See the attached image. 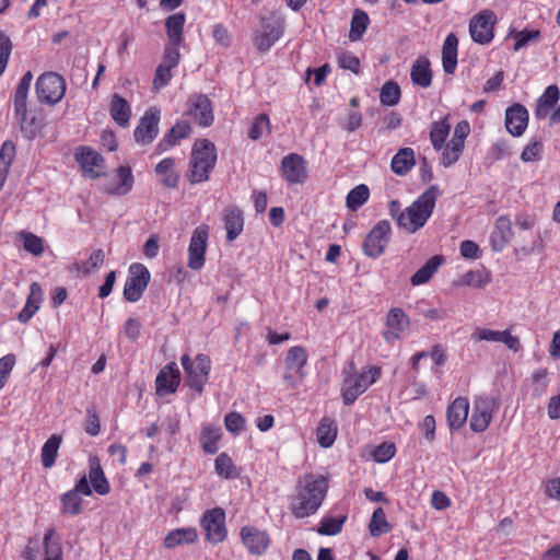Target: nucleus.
<instances>
[{"mask_svg":"<svg viewBox=\"0 0 560 560\" xmlns=\"http://www.w3.org/2000/svg\"><path fill=\"white\" fill-rule=\"evenodd\" d=\"M439 196L438 186L432 185L405 209L401 208L398 200H392L388 205L389 215L398 229L407 234H415L425 225L432 215Z\"/></svg>","mask_w":560,"mask_h":560,"instance_id":"1","label":"nucleus"},{"mask_svg":"<svg viewBox=\"0 0 560 560\" xmlns=\"http://www.w3.org/2000/svg\"><path fill=\"white\" fill-rule=\"evenodd\" d=\"M327 480L322 475L308 474L300 478L298 493L291 502L292 513L303 518L314 514L327 492Z\"/></svg>","mask_w":560,"mask_h":560,"instance_id":"2","label":"nucleus"},{"mask_svg":"<svg viewBox=\"0 0 560 560\" xmlns=\"http://www.w3.org/2000/svg\"><path fill=\"white\" fill-rule=\"evenodd\" d=\"M217 148L208 139H198L192 145L187 178L191 184L207 182L217 163Z\"/></svg>","mask_w":560,"mask_h":560,"instance_id":"3","label":"nucleus"},{"mask_svg":"<svg viewBox=\"0 0 560 560\" xmlns=\"http://www.w3.org/2000/svg\"><path fill=\"white\" fill-rule=\"evenodd\" d=\"M307 360L308 355L304 347L294 346L288 350L283 360L282 381L289 388H298L303 383L306 376Z\"/></svg>","mask_w":560,"mask_h":560,"instance_id":"4","label":"nucleus"},{"mask_svg":"<svg viewBox=\"0 0 560 560\" xmlns=\"http://www.w3.org/2000/svg\"><path fill=\"white\" fill-rule=\"evenodd\" d=\"M381 376V368L371 366L360 374L346 376L342 385V399L345 405H351Z\"/></svg>","mask_w":560,"mask_h":560,"instance_id":"5","label":"nucleus"},{"mask_svg":"<svg viewBox=\"0 0 560 560\" xmlns=\"http://www.w3.org/2000/svg\"><path fill=\"white\" fill-rule=\"evenodd\" d=\"M180 363L185 371L186 382L189 387L195 389L198 394H201L206 383L208 382L211 369L210 358L200 353L194 361H191L188 354H183Z\"/></svg>","mask_w":560,"mask_h":560,"instance_id":"6","label":"nucleus"},{"mask_svg":"<svg viewBox=\"0 0 560 560\" xmlns=\"http://www.w3.org/2000/svg\"><path fill=\"white\" fill-rule=\"evenodd\" d=\"M283 21L276 16H261L253 42L260 52H267L282 36Z\"/></svg>","mask_w":560,"mask_h":560,"instance_id":"7","label":"nucleus"},{"mask_svg":"<svg viewBox=\"0 0 560 560\" xmlns=\"http://www.w3.org/2000/svg\"><path fill=\"white\" fill-rule=\"evenodd\" d=\"M65 92L66 81L55 72L43 73L36 81V93L42 103L57 104L63 97Z\"/></svg>","mask_w":560,"mask_h":560,"instance_id":"8","label":"nucleus"},{"mask_svg":"<svg viewBox=\"0 0 560 560\" xmlns=\"http://www.w3.org/2000/svg\"><path fill=\"white\" fill-rule=\"evenodd\" d=\"M497 16L491 10H482L469 21V34L475 43L487 45L494 37Z\"/></svg>","mask_w":560,"mask_h":560,"instance_id":"9","label":"nucleus"},{"mask_svg":"<svg viewBox=\"0 0 560 560\" xmlns=\"http://www.w3.org/2000/svg\"><path fill=\"white\" fill-rule=\"evenodd\" d=\"M150 282V272L142 264H132L124 287V298L131 303L139 301Z\"/></svg>","mask_w":560,"mask_h":560,"instance_id":"10","label":"nucleus"},{"mask_svg":"<svg viewBox=\"0 0 560 560\" xmlns=\"http://www.w3.org/2000/svg\"><path fill=\"white\" fill-rule=\"evenodd\" d=\"M390 232L392 226L389 221L381 220L377 222L365 236L363 242L364 254L372 258L380 257L389 242Z\"/></svg>","mask_w":560,"mask_h":560,"instance_id":"11","label":"nucleus"},{"mask_svg":"<svg viewBox=\"0 0 560 560\" xmlns=\"http://www.w3.org/2000/svg\"><path fill=\"white\" fill-rule=\"evenodd\" d=\"M160 119L161 110L158 107H150L148 110H145L133 131L135 141L141 145L152 143L160 131Z\"/></svg>","mask_w":560,"mask_h":560,"instance_id":"12","label":"nucleus"},{"mask_svg":"<svg viewBox=\"0 0 560 560\" xmlns=\"http://www.w3.org/2000/svg\"><path fill=\"white\" fill-rule=\"evenodd\" d=\"M201 527L206 539L211 544L222 542L226 537L225 513L221 508H214L203 513Z\"/></svg>","mask_w":560,"mask_h":560,"instance_id":"13","label":"nucleus"},{"mask_svg":"<svg viewBox=\"0 0 560 560\" xmlns=\"http://www.w3.org/2000/svg\"><path fill=\"white\" fill-rule=\"evenodd\" d=\"M497 409V401L493 397L480 396L474 401L472 413L470 418V429L476 433H481L489 427L492 415Z\"/></svg>","mask_w":560,"mask_h":560,"instance_id":"14","label":"nucleus"},{"mask_svg":"<svg viewBox=\"0 0 560 560\" xmlns=\"http://www.w3.org/2000/svg\"><path fill=\"white\" fill-rule=\"evenodd\" d=\"M281 174L289 184H304L308 178L307 161L298 153H290L282 158Z\"/></svg>","mask_w":560,"mask_h":560,"instance_id":"15","label":"nucleus"},{"mask_svg":"<svg viewBox=\"0 0 560 560\" xmlns=\"http://www.w3.org/2000/svg\"><path fill=\"white\" fill-rule=\"evenodd\" d=\"M469 133L470 125L467 120H460L455 126L454 135L442 153L441 163L443 166L448 167L458 161Z\"/></svg>","mask_w":560,"mask_h":560,"instance_id":"16","label":"nucleus"},{"mask_svg":"<svg viewBox=\"0 0 560 560\" xmlns=\"http://www.w3.org/2000/svg\"><path fill=\"white\" fill-rule=\"evenodd\" d=\"M208 241V226L200 225L191 234L188 247L187 265L192 270H200L205 266V255Z\"/></svg>","mask_w":560,"mask_h":560,"instance_id":"17","label":"nucleus"},{"mask_svg":"<svg viewBox=\"0 0 560 560\" xmlns=\"http://www.w3.org/2000/svg\"><path fill=\"white\" fill-rule=\"evenodd\" d=\"M240 536L248 553L253 556H262L270 546L271 539L266 530L255 526H243Z\"/></svg>","mask_w":560,"mask_h":560,"instance_id":"18","label":"nucleus"},{"mask_svg":"<svg viewBox=\"0 0 560 560\" xmlns=\"http://www.w3.org/2000/svg\"><path fill=\"white\" fill-rule=\"evenodd\" d=\"M74 156L85 176L97 178L105 174V161L97 151L89 147H80L75 150Z\"/></svg>","mask_w":560,"mask_h":560,"instance_id":"19","label":"nucleus"},{"mask_svg":"<svg viewBox=\"0 0 560 560\" xmlns=\"http://www.w3.org/2000/svg\"><path fill=\"white\" fill-rule=\"evenodd\" d=\"M410 320L404 310L393 307L386 316L387 329L383 331V338L386 342L393 343L400 339L405 330L409 327Z\"/></svg>","mask_w":560,"mask_h":560,"instance_id":"20","label":"nucleus"},{"mask_svg":"<svg viewBox=\"0 0 560 560\" xmlns=\"http://www.w3.org/2000/svg\"><path fill=\"white\" fill-rule=\"evenodd\" d=\"M133 175L129 166L121 165L104 184L103 190L113 196H125L133 186Z\"/></svg>","mask_w":560,"mask_h":560,"instance_id":"21","label":"nucleus"},{"mask_svg":"<svg viewBox=\"0 0 560 560\" xmlns=\"http://www.w3.org/2000/svg\"><path fill=\"white\" fill-rule=\"evenodd\" d=\"M188 114L201 127L211 126L214 119L212 104L206 95H194L189 98Z\"/></svg>","mask_w":560,"mask_h":560,"instance_id":"22","label":"nucleus"},{"mask_svg":"<svg viewBox=\"0 0 560 560\" xmlns=\"http://www.w3.org/2000/svg\"><path fill=\"white\" fill-rule=\"evenodd\" d=\"M180 383V372L175 362L166 364L155 378L156 394L167 395L176 392Z\"/></svg>","mask_w":560,"mask_h":560,"instance_id":"23","label":"nucleus"},{"mask_svg":"<svg viewBox=\"0 0 560 560\" xmlns=\"http://www.w3.org/2000/svg\"><path fill=\"white\" fill-rule=\"evenodd\" d=\"M528 125V110L515 103L505 110V127L513 137H521Z\"/></svg>","mask_w":560,"mask_h":560,"instance_id":"24","label":"nucleus"},{"mask_svg":"<svg viewBox=\"0 0 560 560\" xmlns=\"http://www.w3.org/2000/svg\"><path fill=\"white\" fill-rule=\"evenodd\" d=\"M514 233L512 222L506 215H500L494 223L493 231L490 234V244L494 252H502L511 242Z\"/></svg>","mask_w":560,"mask_h":560,"instance_id":"25","label":"nucleus"},{"mask_svg":"<svg viewBox=\"0 0 560 560\" xmlns=\"http://www.w3.org/2000/svg\"><path fill=\"white\" fill-rule=\"evenodd\" d=\"M433 73L431 62L427 56L418 57L411 66V82L422 89H428L432 84Z\"/></svg>","mask_w":560,"mask_h":560,"instance_id":"26","label":"nucleus"},{"mask_svg":"<svg viewBox=\"0 0 560 560\" xmlns=\"http://www.w3.org/2000/svg\"><path fill=\"white\" fill-rule=\"evenodd\" d=\"M223 222L226 230V241L231 243L236 240L243 232V212L237 207H228L223 212Z\"/></svg>","mask_w":560,"mask_h":560,"instance_id":"27","label":"nucleus"},{"mask_svg":"<svg viewBox=\"0 0 560 560\" xmlns=\"http://www.w3.org/2000/svg\"><path fill=\"white\" fill-rule=\"evenodd\" d=\"M469 402L467 398L457 397L447 408V423L451 430L460 429L467 421Z\"/></svg>","mask_w":560,"mask_h":560,"instance_id":"28","label":"nucleus"},{"mask_svg":"<svg viewBox=\"0 0 560 560\" xmlns=\"http://www.w3.org/2000/svg\"><path fill=\"white\" fill-rule=\"evenodd\" d=\"M457 47L458 39L454 33H450L442 47V66L447 74H453L457 66Z\"/></svg>","mask_w":560,"mask_h":560,"instance_id":"29","label":"nucleus"},{"mask_svg":"<svg viewBox=\"0 0 560 560\" xmlns=\"http://www.w3.org/2000/svg\"><path fill=\"white\" fill-rule=\"evenodd\" d=\"M88 480L91 482L93 490L101 495H105L110 491L109 483L104 475L100 459L96 456L90 458Z\"/></svg>","mask_w":560,"mask_h":560,"instance_id":"30","label":"nucleus"},{"mask_svg":"<svg viewBox=\"0 0 560 560\" xmlns=\"http://www.w3.org/2000/svg\"><path fill=\"white\" fill-rule=\"evenodd\" d=\"M560 97L559 88L555 84L547 86L542 95L537 100L535 117L545 119Z\"/></svg>","mask_w":560,"mask_h":560,"instance_id":"31","label":"nucleus"},{"mask_svg":"<svg viewBox=\"0 0 560 560\" xmlns=\"http://www.w3.org/2000/svg\"><path fill=\"white\" fill-rule=\"evenodd\" d=\"M445 258L442 255L432 256L420 269L410 278L412 285H421L430 281L438 269L444 264Z\"/></svg>","mask_w":560,"mask_h":560,"instance_id":"32","label":"nucleus"},{"mask_svg":"<svg viewBox=\"0 0 560 560\" xmlns=\"http://www.w3.org/2000/svg\"><path fill=\"white\" fill-rule=\"evenodd\" d=\"M176 161L174 158H165L155 166V173L162 177V183L168 188H176L179 183L180 175L175 168Z\"/></svg>","mask_w":560,"mask_h":560,"instance_id":"33","label":"nucleus"},{"mask_svg":"<svg viewBox=\"0 0 560 560\" xmlns=\"http://www.w3.org/2000/svg\"><path fill=\"white\" fill-rule=\"evenodd\" d=\"M222 438V430L220 427L207 423L202 425L199 442L205 453L215 454L219 450V441Z\"/></svg>","mask_w":560,"mask_h":560,"instance_id":"34","label":"nucleus"},{"mask_svg":"<svg viewBox=\"0 0 560 560\" xmlns=\"http://www.w3.org/2000/svg\"><path fill=\"white\" fill-rule=\"evenodd\" d=\"M185 23L186 15L183 12L174 13L165 19V30L168 43L183 44Z\"/></svg>","mask_w":560,"mask_h":560,"instance_id":"35","label":"nucleus"},{"mask_svg":"<svg viewBox=\"0 0 560 560\" xmlns=\"http://www.w3.org/2000/svg\"><path fill=\"white\" fill-rule=\"evenodd\" d=\"M198 538L195 527H184L171 530L164 538V546L168 549L182 545L194 544Z\"/></svg>","mask_w":560,"mask_h":560,"instance_id":"36","label":"nucleus"},{"mask_svg":"<svg viewBox=\"0 0 560 560\" xmlns=\"http://www.w3.org/2000/svg\"><path fill=\"white\" fill-rule=\"evenodd\" d=\"M110 116L120 127H127L131 117V107L127 100L114 94L110 102Z\"/></svg>","mask_w":560,"mask_h":560,"instance_id":"37","label":"nucleus"},{"mask_svg":"<svg viewBox=\"0 0 560 560\" xmlns=\"http://www.w3.org/2000/svg\"><path fill=\"white\" fill-rule=\"evenodd\" d=\"M490 281L491 273L482 267L467 271L456 281V285L479 289L487 285Z\"/></svg>","mask_w":560,"mask_h":560,"instance_id":"38","label":"nucleus"},{"mask_svg":"<svg viewBox=\"0 0 560 560\" xmlns=\"http://www.w3.org/2000/svg\"><path fill=\"white\" fill-rule=\"evenodd\" d=\"M44 560H62L60 538L54 528H48L43 538Z\"/></svg>","mask_w":560,"mask_h":560,"instance_id":"39","label":"nucleus"},{"mask_svg":"<svg viewBox=\"0 0 560 560\" xmlns=\"http://www.w3.org/2000/svg\"><path fill=\"white\" fill-rule=\"evenodd\" d=\"M415 165V152L411 148L400 149L392 159V170L397 175H406Z\"/></svg>","mask_w":560,"mask_h":560,"instance_id":"40","label":"nucleus"},{"mask_svg":"<svg viewBox=\"0 0 560 560\" xmlns=\"http://www.w3.org/2000/svg\"><path fill=\"white\" fill-rule=\"evenodd\" d=\"M214 471L224 479H235L241 475V469L226 453L219 454L214 459Z\"/></svg>","mask_w":560,"mask_h":560,"instance_id":"41","label":"nucleus"},{"mask_svg":"<svg viewBox=\"0 0 560 560\" xmlns=\"http://www.w3.org/2000/svg\"><path fill=\"white\" fill-rule=\"evenodd\" d=\"M337 438V428L329 418H323L316 430V439L322 447H330Z\"/></svg>","mask_w":560,"mask_h":560,"instance_id":"42","label":"nucleus"},{"mask_svg":"<svg viewBox=\"0 0 560 560\" xmlns=\"http://www.w3.org/2000/svg\"><path fill=\"white\" fill-rule=\"evenodd\" d=\"M451 125L447 118L434 121L430 130V140L434 150L440 151L444 148L445 141L450 135Z\"/></svg>","mask_w":560,"mask_h":560,"instance_id":"43","label":"nucleus"},{"mask_svg":"<svg viewBox=\"0 0 560 560\" xmlns=\"http://www.w3.org/2000/svg\"><path fill=\"white\" fill-rule=\"evenodd\" d=\"M62 442V438L57 434H52L43 445L40 457L42 464L45 468H50L55 465L58 450Z\"/></svg>","mask_w":560,"mask_h":560,"instance_id":"44","label":"nucleus"},{"mask_svg":"<svg viewBox=\"0 0 560 560\" xmlns=\"http://www.w3.org/2000/svg\"><path fill=\"white\" fill-rule=\"evenodd\" d=\"M14 113H15V117L19 121L20 130H21L22 135L28 140L34 139L38 135L39 129H40V126H39V122L37 121V119L34 116L28 115L27 107L24 108L23 112H14Z\"/></svg>","mask_w":560,"mask_h":560,"instance_id":"45","label":"nucleus"},{"mask_svg":"<svg viewBox=\"0 0 560 560\" xmlns=\"http://www.w3.org/2000/svg\"><path fill=\"white\" fill-rule=\"evenodd\" d=\"M33 80V74L27 71L21 78L14 93V112H23L27 107V94Z\"/></svg>","mask_w":560,"mask_h":560,"instance_id":"46","label":"nucleus"},{"mask_svg":"<svg viewBox=\"0 0 560 560\" xmlns=\"http://www.w3.org/2000/svg\"><path fill=\"white\" fill-rule=\"evenodd\" d=\"M370 23L369 15L365 11L357 9L354 10L351 19V26L349 38L352 42L359 40L365 33Z\"/></svg>","mask_w":560,"mask_h":560,"instance_id":"47","label":"nucleus"},{"mask_svg":"<svg viewBox=\"0 0 560 560\" xmlns=\"http://www.w3.org/2000/svg\"><path fill=\"white\" fill-rule=\"evenodd\" d=\"M369 529L372 537H380L381 535L390 532L392 525L387 522L386 514L382 508L374 510L369 524Z\"/></svg>","mask_w":560,"mask_h":560,"instance_id":"48","label":"nucleus"},{"mask_svg":"<svg viewBox=\"0 0 560 560\" xmlns=\"http://www.w3.org/2000/svg\"><path fill=\"white\" fill-rule=\"evenodd\" d=\"M369 187L364 184H360L348 192L346 205L350 210L355 211L369 200Z\"/></svg>","mask_w":560,"mask_h":560,"instance_id":"49","label":"nucleus"},{"mask_svg":"<svg viewBox=\"0 0 560 560\" xmlns=\"http://www.w3.org/2000/svg\"><path fill=\"white\" fill-rule=\"evenodd\" d=\"M400 100V88L396 82H386L380 93V101L385 106H395Z\"/></svg>","mask_w":560,"mask_h":560,"instance_id":"50","label":"nucleus"},{"mask_svg":"<svg viewBox=\"0 0 560 560\" xmlns=\"http://www.w3.org/2000/svg\"><path fill=\"white\" fill-rule=\"evenodd\" d=\"M346 516L340 517H323L317 528V533L322 536H334L342 530Z\"/></svg>","mask_w":560,"mask_h":560,"instance_id":"51","label":"nucleus"},{"mask_svg":"<svg viewBox=\"0 0 560 560\" xmlns=\"http://www.w3.org/2000/svg\"><path fill=\"white\" fill-rule=\"evenodd\" d=\"M20 238L23 242V248L33 254L34 256H39L44 252V241L42 237L31 233L22 231L19 233Z\"/></svg>","mask_w":560,"mask_h":560,"instance_id":"52","label":"nucleus"},{"mask_svg":"<svg viewBox=\"0 0 560 560\" xmlns=\"http://www.w3.org/2000/svg\"><path fill=\"white\" fill-rule=\"evenodd\" d=\"M61 501V512L69 513L71 515H77L81 511L82 498L74 493V491H67L60 498Z\"/></svg>","mask_w":560,"mask_h":560,"instance_id":"53","label":"nucleus"},{"mask_svg":"<svg viewBox=\"0 0 560 560\" xmlns=\"http://www.w3.org/2000/svg\"><path fill=\"white\" fill-rule=\"evenodd\" d=\"M270 127H271V125H270L269 117L266 114H260L254 119V121L248 130V137L252 140L256 141L265 132L269 133Z\"/></svg>","mask_w":560,"mask_h":560,"instance_id":"54","label":"nucleus"},{"mask_svg":"<svg viewBox=\"0 0 560 560\" xmlns=\"http://www.w3.org/2000/svg\"><path fill=\"white\" fill-rule=\"evenodd\" d=\"M338 66L341 69L349 70L354 74L361 73L360 59L350 51L340 52L337 57Z\"/></svg>","mask_w":560,"mask_h":560,"instance_id":"55","label":"nucleus"},{"mask_svg":"<svg viewBox=\"0 0 560 560\" xmlns=\"http://www.w3.org/2000/svg\"><path fill=\"white\" fill-rule=\"evenodd\" d=\"M245 424V418L238 412H230L224 418L225 429L234 435H240L244 431Z\"/></svg>","mask_w":560,"mask_h":560,"instance_id":"56","label":"nucleus"},{"mask_svg":"<svg viewBox=\"0 0 560 560\" xmlns=\"http://www.w3.org/2000/svg\"><path fill=\"white\" fill-rule=\"evenodd\" d=\"M396 454V447L394 443L384 442L376 446L372 452V457L376 463H387Z\"/></svg>","mask_w":560,"mask_h":560,"instance_id":"57","label":"nucleus"},{"mask_svg":"<svg viewBox=\"0 0 560 560\" xmlns=\"http://www.w3.org/2000/svg\"><path fill=\"white\" fill-rule=\"evenodd\" d=\"M182 44L167 43L163 51L162 65L175 68L178 66L180 60L179 46Z\"/></svg>","mask_w":560,"mask_h":560,"instance_id":"58","label":"nucleus"},{"mask_svg":"<svg viewBox=\"0 0 560 560\" xmlns=\"http://www.w3.org/2000/svg\"><path fill=\"white\" fill-rule=\"evenodd\" d=\"M542 149L544 147L540 141H532L522 151L521 160L526 163L539 161L541 159Z\"/></svg>","mask_w":560,"mask_h":560,"instance_id":"59","label":"nucleus"},{"mask_svg":"<svg viewBox=\"0 0 560 560\" xmlns=\"http://www.w3.org/2000/svg\"><path fill=\"white\" fill-rule=\"evenodd\" d=\"M515 44L513 49L515 51L526 47L530 42H535L540 37V32L538 30H523L515 33Z\"/></svg>","mask_w":560,"mask_h":560,"instance_id":"60","label":"nucleus"},{"mask_svg":"<svg viewBox=\"0 0 560 560\" xmlns=\"http://www.w3.org/2000/svg\"><path fill=\"white\" fill-rule=\"evenodd\" d=\"M191 132V127L187 121L176 122L166 133L171 141L176 145L180 139L187 138Z\"/></svg>","mask_w":560,"mask_h":560,"instance_id":"61","label":"nucleus"},{"mask_svg":"<svg viewBox=\"0 0 560 560\" xmlns=\"http://www.w3.org/2000/svg\"><path fill=\"white\" fill-rule=\"evenodd\" d=\"M104 261V253L102 249L94 250L86 261L77 264V269L81 272L89 273L92 269L101 266Z\"/></svg>","mask_w":560,"mask_h":560,"instance_id":"62","label":"nucleus"},{"mask_svg":"<svg viewBox=\"0 0 560 560\" xmlns=\"http://www.w3.org/2000/svg\"><path fill=\"white\" fill-rule=\"evenodd\" d=\"M12 50L10 38L0 31V77L4 72Z\"/></svg>","mask_w":560,"mask_h":560,"instance_id":"63","label":"nucleus"},{"mask_svg":"<svg viewBox=\"0 0 560 560\" xmlns=\"http://www.w3.org/2000/svg\"><path fill=\"white\" fill-rule=\"evenodd\" d=\"M172 69L173 68L164 66L162 63L156 68L153 79L154 89L160 90L168 84V82L172 79Z\"/></svg>","mask_w":560,"mask_h":560,"instance_id":"64","label":"nucleus"}]
</instances>
